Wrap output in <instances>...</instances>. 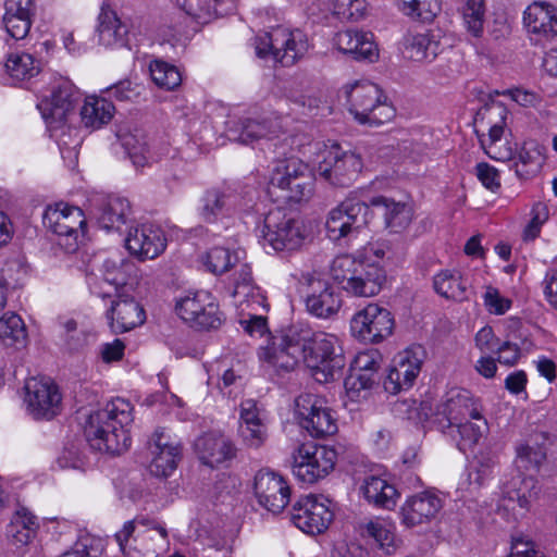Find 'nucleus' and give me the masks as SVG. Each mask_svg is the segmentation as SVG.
<instances>
[{
	"label": "nucleus",
	"instance_id": "33",
	"mask_svg": "<svg viewBox=\"0 0 557 557\" xmlns=\"http://www.w3.org/2000/svg\"><path fill=\"white\" fill-rule=\"evenodd\" d=\"M368 205L373 214L377 213L383 216L385 227L393 233L403 232L412 221V208L405 202L377 196L372 198Z\"/></svg>",
	"mask_w": 557,
	"mask_h": 557
},
{
	"label": "nucleus",
	"instance_id": "57",
	"mask_svg": "<svg viewBox=\"0 0 557 557\" xmlns=\"http://www.w3.org/2000/svg\"><path fill=\"white\" fill-rule=\"evenodd\" d=\"M376 383L373 372L355 371L345 380V387L350 397H358L360 392L372 388Z\"/></svg>",
	"mask_w": 557,
	"mask_h": 557
},
{
	"label": "nucleus",
	"instance_id": "9",
	"mask_svg": "<svg viewBox=\"0 0 557 557\" xmlns=\"http://www.w3.org/2000/svg\"><path fill=\"white\" fill-rule=\"evenodd\" d=\"M336 460L332 447L302 444L292 454V471L298 481L313 484L333 471Z\"/></svg>",
	"mask_w": 557,
	"mask_h": 557
},
{
	"label": "nucleus",
	"instance_id": "24",
	"mask_svg": "<svg viewBox=\"0 0 557 557\" xmlns=\"http://www.w3.org/2000/svg\"><path fill=\"white\" fill-rule=\"evenodd\" d=\"M282 121L278 116L243 117L234 122L227 129L232 140L248 145L259 139L277 138L282 132Z\"/></svg>",
	"mask_w": 557,
	"mask_h": 557
},
{
	"label": "nucleus",
	"instance_id": "26",
	"mask_svg": "<svg viewBox=\"0 0 557 557\" xmlns=\"http://www.w3.org/2000/svg\"><path fill=\"white\" fill-rule=\"evenodd\" d=\"M523 24L533 40H552L557 36V8L535 1L525 9Z\"/></svg>",
	"mask_w": 557,
	"mask_h": 557
},
{
	"label": "nucleus",
	"instance_id": "48",
	"mask_svg": "<svg viewBox=\"0 0 557 557\" xmlns=\"http://www.w3.org/2000/svg\"><path fill=\"white\" fill-rule=\"evenodd\" d=\"M308 170V165L294 156L277 160L271 175L270 186L272 188H280L287 184V182L294 180L295 176L301 175Z\"/></svg>",
	"mask_w": 557,
	"mask_h": 557
},
{
	"label": "nucleus",
	"instance_id": "47",
	"mask_svg": "<svg viewBox=\"0 0 557 557\" xmlns=\"http://www.w3.org/2000/svg\"><path fill=\"white\" fill-rule=\"evenodd\" d=\"M41 62L28 52H14L8 57L5 69L15 81L29 79L40 72Z\"/></svg>",
	"mask_w": 557,
	"mask_h": 557
},
{
	"label": "nucleus",
	"instance_id": "11",
	"mask_svg": "<svg viewBox=\"0 0 557 557\" xmlns=\"http://www.w3.org/2000/svg\"><path fill=\"white\" fill-rule=\"evenodd\" d=\"M261 237L263 246L268 245L274 251L297 250L305 240L300 222L281 209L271 210L265 215Z\"/></svg>",
	"mask_w": 557,
	"mask_h": 557
},
{
	"label": "nucleus",
	"instance_id": "34",
	"mask_svg": "<svg viewBox=\"0 0 557 557\" xmlns=\"http://www.w3.org/2000/svg\"><path fill=\"white\" fill-rule=\"evenodd\" d=\"M236 207V195L228 188L206 190L200 200L199 215L207 223H214L228 215Z\"/></svg>",
	"mask_w": 557,
	"mask_h": 557
},
{
	"label": "nucleus",
	"instance_id": "58",
	"mask_svg": "<svg viewBox=\"0 0 557 557\" xmlns=\"http://www.w3.org/2000/svg\"><path fill=\"white\" fill-rule=\"evenodd\" d=\"M239 435L247 446L259 448L267 441L268 430L264 423H257L253 426L240 424Z\"/></svg>",
	"mask_w": 557,
	"mask_h": 557
},
{
	"label": "nucleus",
	"instance_id": "61",
	"mask_svg": "<svg viewBox=\"0 0 557 557\" xmlns=\"http://www.w3.org/2000/svg\"><path fill=\"white\" fill-rule=\"evenodd\" d=\"M381 363V355L377 350H367L359 352L352 363L355 371L373 372L377 374Z\"/></svg>",
	"mask_w": 557,
	"mask_h": 557
},
{
	"label": "nucleus",
	"instance_id": "27",
	"mask_svg": "<svg viewBox=\"0 0 557 557\" xmlns=\"http://www.w3.org/2000/svg\"><path fill=\"white\" fill-rule=\"evenodd\" d=\"M336 49L356 61L368 60L373 62L379 57L374 36L370 32L359 29H345L336 33L333 38Z\"/></svg>",
	"mask_w": 557,
	"mask_h": 557
},
{
	"label": "nucleus",
	"instance_id": "59",
	"mask_svg": "<svg viewBox=\"0 0 557 557\" xmlns=\"http://www.w3.org/2000/svg\"><path fill=\"white\" fill-rule=\"evenodd\" d=\"M532 218L524 230V238L534 239L540 233L542 224L548 219V208L543 202H536L531 211Z\"/></svg>",
	"mask_w": 557,
	"mask_h": 557
},
{
	"label": "nucleus",
	"instance_id": "39",
	"mask_svg": "<svg viewBox=\"0 0 557 557\" xmlns=\"http://www.w3.org/2000/svg\"><path fill=\"white\" fill-rule=\"evenodd\" d=\"M547 441L548 436L545 433H541L531 443L517 446L515 460L517 469L537 472L547 458Z\"/></svg>",
	"mask_w": 557,
	"mask_h": 557
},
{
	"label": "nucleus",
	"instance_id": "30",
	"mask_svg": "<svg viewBox=\"0 0 557 557\" xmlns=\"http://www.w3.org/2000/svg\"><path fill=\"white\" fill-rule=\"evenodd\" d=\"M442 508L441 498L431 491L410 496L401 507V518L407 527L431 521Z\"/></svg>",
	"mask_w": 557,
	"mask_h": 557
},
{
	"label": "nucleus",
	"instance_id": "32",
	"mask_svg": "<svg viewBox=\"0 0 557 557\" xmlns=\"http://www.w3.org/2000/svg\"><path fill=\"white\" fill-rule=\"evenodd\" d=\"M195 450L202 463L213 468L235 457L236 448L225 436L207 433L195 442Z\"/></svg>",
	"mask_w": 557,
	"mask_h": 557
},
{
	"label": "nucleus",
	"instance_id": "5",
	"mask_svg": "<svg viewBox=\"0 0 557 557\" xmlns=\"http://www.w3.org/2000/svg\"><path fill=\"white\" fill-rule=\"evenodd\" d=\"M349 112L355 120L369 126H380L395 116L394 107L376 84L364 82L355 83L345 88Z\"/></svg>",
	"mask_w": 557,
	"mask_h": 557
},
{
	"label": "nucleus",
	"instance_id": "19",
	"mask_svg": "<svg viewBox=\"0 0 557 557\" xmlns=\"http://www.w3.org/2000/svg\"><path fill=\"white\" fill-rule=\"evenodd\" d=\"M255 495L260 506L272 513H280L290 500V487L278 473L260 470L255 476Z\"/></svg>",
	"mask_w": 557,
	"mask_h": 557
},
{
	"label": "nucleus",
	"instance_id": "10",
	"mask_svg": "<svg viewBox=\"0 0 557 557\" xmlns=\"http://www.w3.org/2000/svg\"><path fill=\"white\" fill-rule=\"evenodd\" d=\"M372 218L373 211L367 202L348 197L329 212L325 222L327 237L336 242L358 234Z\"/></svg>",
	"mask_w": 557,
	"mask_h": 557
},
{
	"label": "nucleus",
	"instance_id": "60",
	"mask_svg": "<svg viewBox=\"0 0 557 557\" xmlns=\"http://www.w3.org/2000/svg\"><path fill=\"white\" fill-rule=\"evenodd\" d=\"M3 25L8 32V34L18 40L25 38L28 34L32 26L30 17H18L16 15L10 16L8 14L3 15Z\"/></svg>",
	"mask_w": 557,
	"mask_h": 557
},
{
	"label": "nucleus",
	"instance_id": "2",
	"mask_svg": "<svg viewBox=\"0 0 557 557\" xmlns=\"http://www.w3.org/2000/svg\"><path fill=\"white\" fill-rule=\"evenodd\" d=\"M330 274L342 289L356 297H373L386 282V272L382 265L351 255L334 258Z\"/></svg>",
	"mask_w": 557,
	"mask_h": 557
},
{
	"label": "nucleus",
	"instance_id": "15",
	"mask_svg": "<svg viewBox=\"0 0 557 557\" xmlns=\"http://www.w3.org/2000/svg\"><path fill=\"white\" fill-rule=\"evenodd\" d=\"M395 320L392 312L377 304H369L354 314L351 334L361 342L376 344L392 335Z\"/></svg>",
	"mask_w": 557,
	"mask_h": 557
},
{
	"label": "nucleus",
	"instance_id": "56",
	"mask_svg": "<svg viewBox=\"0 0 557 557\" xmlns=\"http://www.w3.org/2000/svg\"><path fill=\"white\" fill-rule=\"evenodd\" d=\"M103 553L101 540L92 536H82L70 550L60 557H100Z\"/></svg>",
	"mask_w": 557,
	"mask_h": 557
},
{
	"label": "nucleus",
	"instance_id": "55",
	"mask_svg": "<svg viewBox=\"0 0 557 557\" xmlns=\"http://www.w3.org/2000/svg\"><path fill=\"white\" fill-rule=\"evenodd\" d=\"M177 4L198 23L206 24L220 16L214 10L213 0H176Z\"/></svg>",
	"mask_w": 557,
	"mask_h": 557
},
{
	"label": "nucleus",
	"instance_id": "36",
	"mask_svg": "<svg viewBox=\"0 0 557 557\" xmlns=\"http://www.w3.org/2000/svg\"><path fill=\"white\" fill-rule=\"evenodd\" d=\"M132 209L126 198L120 196H108L102 198L97 213V221L101 228L106 231L120 232L126 224Z\"/></svg>",
	"mask_w": 557,
	"mask_h": 557
},
{
	"label": "nucleus",
	"instance_id": "4",
	"mask_svg": "<svg viewBox=\"0 0 557 557\" xmlns=\"http://www.w3.org/2000/svg\"><path fill=\"white\" fill-rule=\"evenodd\" d=\"M308 332L304 344L301 360L312 370L318 382L333 380L345 366V359L337 345L335 335L324 332H313L301 325V333Z\"/></svg>",
	"mask_w": 557,
	"mask_h": 557
},
{
	"label": "nucleus",
	"instance_id": "40",
	"mask_svg": "<svg viewBox=\"0 0 557 557\" xmlns=\"http://www.w3.org/2000/svg\"><path fill=\"white\" fill-rule=\"evenodd\" d=\"M113 103L103 97L90 96L81 109V119L85 127L99 129L108 124L114 114Z\"/></svg>",
	"mask_w": 557,
	"mask_h": 557
},
{
	"label": "nucleus",
	"instance_id": "25",
	"mask_svg": "<svg viewBox=\"0 0 557 557\" xmlns=\"http://www.w3.org/2000/svg\"><path fill=\"white\" fill-rule=\"evenodd\" d=\"M125 247L139 260H151L165 250L166 238L159 226L141 224L129 230L125 238Z\"/></svg>",
	"mask_w": 557,
	"mask_h": 557
},
{
	"label": "nucleus",
	"instance_id": "18",
	"mask_svg": "<svg viewBox=\"0 0 557 557\" xmlns=\"http://www.w3.org/2000/svg\"><path fill=\"white\" fill-rule=\"evenodd\" d=\"M166 530L157 525L153 521L146 518H135L126 521L123 528L115 533L114 537L123 554H129V550H136L144 556L149 555L150 547L148 541L164 542L166 540Z\"/></svg>",
	"mask_w": 557,
	"mask_h": 557
},
{
	"label": "nucleus",
	"instance_id": "28",
	"mask_svg": "<svg viewBox=\"0 0 557 557\" xmlns=\"http://www.w3.org/2000/svg\"><path fill=\"white\" fill-rule=\"evenodd\" d=\"M443 50L441 36L435 32L409 33L403 39V53L412 62L432 63Z\"/></svg>",
	"mask_w": 557,
	"mask_h": 557
},
{
	"label": "nucleus",
	"instance_id": "12",
	"mask_svg": "<svg viewBox=\"0 0 557 557\" xmlns=\"http://www.w3.org/2000/svg\"><path fill=\"white\" fill-rule=\"evenodd\" d=\"M176 313L191 327L199 330L218 329L223 323V313L211 293L198 290L188 293L176 300Z\"/></svg>",
	"mask_w": 557,
	"mask_h": 557
},
{
	"label": "nucleus",
	"instance_id": "29",
	"mask_svg": "<svg viewBox=\"0 0 557 557\" xmlns=\"http://www.w3.org/2000/svg\"><path fill=\"white\" fill-rule=\"evenodd\" d=\"M96 34L99 45L122 48L127 45L128 26L109 4L103 3L97 17Z\"/></svg>",
	"mask_w": 557,
	"mask_h": 557
},
{
	"label": "nucleus",
	"instance_id": "16",
	"mask_svg": "<svg viewBox=\"0 0 557 557\" xmlns=\"http://www.w3.org/2000/svg\"><path fill=\"white\" fill-rule=\"evenodd\" d=\"M25 403L36 420H51L61 411L62 396L50 377H30L25 383Z\"/></svg>",
	"mask_w": 557,
	"mask_h": 557
},
{
	"label": "nucleus",
	"instance_id": "23",
	"mask_svg": "<svg viewBox=\"0 0 557 557\" xmlns=\"http://www.w3.org/2000/svg\"><path fill=\"white\" fill-rule=\"evenodd\" d=\"M149 449L152 455L149 465L150 473L159 478L170 476L181 459V444L159 428L151 436Z\"/></svg>",
	"mask_w": 557,
	"mask_h": 557
},
{
	"label": "nucleus",
	"instance_id": "53",
	"mask_svg": "<svg viewBox=\"0 0 557 557\" xmlns=\"http://www.w3.org/2000/svg\"><path fill=\"white\" fill-rule=\"evenodd\" d=\"M238 258L224 247L211 248L205 257V265L208 271L220 275L228 271Z\"/></svg>",
	"mask_w": 557,
	"mask_h": 557
},
{
	"label": "nucleus",
	"instance_id": "6",
	"mask_svg": "<svg viewBox=\"0 0 557 557\" xmlns=\"http://www.w3.org/2000/svg\"><path fill=\"white\" fill-rule=\"evenodd\" d=\"M508 109L499 101L491 100L481 107L474 117V123L487 136L478 134L481 146L485 153L496 161L506 162L512 159V148L502 145V139L507 128ZM476 133L479 131L476 129Z\"/></svg>",
	"mask_w": 557,
	"mask_h": 557
},
{
	"label": "nucleus",
	"instance_id": "3",
	"mask_svg": "<svg viewBox=\"0 0 557 557\" xmlns=\"http://www.w3.org/2000/svg\"><path fill=\"white\" fill-rule=\"evenodd\" d=\"M256 55L263 60H273L282 66H293L309 50L307 35L298 29L285 26L271 27L253 39Z\"/></svg>",
	"mask_w": 557,
	"mask_h": 557
},
{
	"label": "nucleus",
	"instance_id": "50",
	"mask_svg": "<svg viewBox=\"0 0 557 557\" xmlns=\"http://www.w3.org/2000/svg\"><path fill=\"white\" fill-rule=\"evenodd\" d=\"M398 7L404 14L422 22L432 21L441 10L440 0H399Z\"/></svg>",
	"mask_w": 557,
	"mask_h": 557
},
{
	"label": "nucleus",
	"instance_id": "38",
	"mask_svg": "<svg viewBox=\"0 0 557 557\" xmlns=\"http://www.w3.org/2000/svg\"><path fill=\"white\" fill-rule=\"evenodd\" d=\"M360 493L370 505L383 509H393L399 496L393 484L377 475H367L360 485Z\"/></svg>",
	"mask_w": 557,
	"mask_h": 557
},
{
	"label": "nucleus",
	"instance_id": "37",
	"mask_svg": "<svg viewBox=\"0 0 557 557\" xmlns=\"http://www.w3.org/2000/svg\"><path fill=\"white\" fill-rule=\"evenodd\" d=\"M540 486L533 475L518 473L504 483V497L508 502L517 503L518 507L528 511L537 499Z\"/></svg>",
	"mask_w": 557,
	"mask_h": 557
},
{
	"label": "nucleus",
	"instance_id": "13",
	"mask_svg": "<svg viewBox=\"0 0 557 557\" xmlns=\"http://www.w3.org/2000/svg\"><path fill=\"white\" fill-rule=\"evenodd\" d=\"M296 413L300 425L312 437H325L337 432V420L326 399L304 394L296 399Z\"/></svg>",
	"mask_w": 557,
	"mask_h": 557
},
{
	"label": "nucleus",
	"instance_id": "22",
	"mask_svg": "<svg viewBox=\"0 0 557 557\" xmlns=\"http://www.w3.org/2000/svg\"><path fill=\"white\" fill-rule=\"evenodd\" d=\"M77 100L75 86L69 81H62L53 87L50 98L42 100L37 108L47 125L58 128L66 121Z\"/></svg>",
	"mask_w": 557,
	"mask_h": 557
},
{
	"label": "nucleus",
	"instance_id": "45",
	"mask_svg": "<svg viewBox=\"0 0 557 557\" xmlns=\"http://www.w3.org/2000/svg\"><path fill=\"white\" fill-rule=\"evenodd\" d=\"M0 342L9 347H24L27 331L22 318L14 313H5L0 318Z\"/></svg>",
	"mask_w": 557,
	"mask_h": 557
},
{
	"label": "nucleus",
	"instance_id": "52",
	"mask_svg": "<svg viewBox=\"0 0 557 557\" xmlns=\"http://www.w3.org/2000/svg\"><path fill=\"white\" fill-rule=\"evenodd\" d=\"M461 14L468 30L473 36L479 37L483 32L485 16L484 0H463Z\"/></svg>",
	"mask_w": 557,
	"mask_h": 557
},
{
	"label": "nucleus",
	"instance_id": "49",
	"mask_svg": "<svg viewBox=\"0 0 557 557\" xmlns=\"http://www.w3.org/2000/svg\"><path fill=\"white\" fill-rule=\"evenodd\" d=\"M150 76L160 88L173 90L182 83L178 69L162 60H153L149 65Z\"/></svg>",
	"mask_w": 557,
	"mask_h": 557
},
{
	"label": "nucleus",
	"instance_id": "7",
	"mask_svg": "<svg viewBox=\"0 0 557 557\" xmlns=\"http://www.w3.org/2000/svg\"><path fill=\"white\" fill-rule=\"evenodd\" d=\"M308 332L301 333V325H292L290 327L272 335L268 344L260 347L258 351L259 359L267 362L277 372L293 371L301 361L304 352V342Z\"/></svg>",
	"mask_w": 557,
	"mask_h": 557
},
{
	"label": "nucleus",
	"instance_id": "42",
	"mask_svg": "<svg viewBox=\"0 0 557 557\" xmlns=\"http://www.w3.org/2000/svg\"><path fill=\"white\" fill-rule=\"evenodd\" d=\"M433 286L437 294L457 301L468 298L469 282L459 271L445 270L434 276Z\"/></svg>",
	"mask_w": 557,
	"mask_h": 557
},
{
	"label": "nucleus",
	"instance_id": "1",
	"mask_svg": "<svg viewBox=\"0 0 557 557\" xmlns=\"http://www.w3.org/2000/svg\"><path fill=\"white\" fill-rule=\"evenodd\" d=\"M133 406L116 397L88 414L84 435L89 446L98 451L121 454L131 445L128 425L133 422Z\"/></svg>",
	"mask_w": 557,
	"mask_h": 557
},
{
	"label": "nucleus",
	"instance_id": "43",
	"mask_svg": "<svg viewBox=\"0 0 557 557\" xmlns=\"http://www.w3.org/2000/svg\"><path fill=\"white\" fill-rule=\"evenodd\" d=\"M451 432L459 435L457 446L459 450L467 451L475 446L487 429L486 420L480 413V418H470L448 425Z\"/></svg>",
	"mask_w": 557,
	"mask_h": 557
},
{
	"label": "nucleus",
	"instance_id": "41",
	"mask_svg": "<svg viewBox=\"0 0 557 557\" xmlns=\"http://www.w3.org/2000/svg\"><path fill=\"white\" fill-rule=\"evenodd\" d=\"M511 168L519 178L527 180L535 175L544 162L543 147L536 143H524L516 154L512 150Z\"/></svg>",
	"mask_w": 557,
	"mask_h": 557
},
{
	"label": "nucleus",
	"instance_id": "35",
	"mask_svg": "<svg viewBox=\"0 0 557 557\" xmlns=\"http://www.w3.org/2000/svg\"><path fill=\"white\" fill-rule=\"evenodd\" d=\"M342 299L333 286L327 282L317 281L312 284V292L306 298L307 310L320 319H329L336 314L341 308Z\"/></svg>",
	"mask_w": 557,
	"mask_h": 557
},
{
	"label": "nucleus",
	"instance_id": "46",
	"mask_svg": "<svg viewBox=\"0 0 557 557\" xmlns=\"http://www.w3.org/2000/svg\"><path fill=\"white\" fill-rule=\"evenodd\" d=\"M135 271V265L126 259H107L102 264V278L112 286V295L120 294L131 274Z\"/></svg>",
	"mask_w": 557,
	"mask_h": 557
},
{
	"label": "nucleus",
	"instance_id": "63",
	"mask_svg": "<svg viewBox=\"0 0 557 557\" xmlns=\"http://www.w3.org/2000/svg\"><path fill=\"white\" fill-rule=\"evenodd\" d=\"M392 256V247L388 242H375L369 244L364 248V257L359 259L367 262L379 263V260H383L385 258L391 259Z\"/></svg>",
	"mask_w": 557,
	"mask_h": 557
},
{
	"label": "nucleus",
	"instance_id": "44",
	"mask_svg": "<svg viewBox=\"0 0 557 557\" xmlns=\"http://www.w3.org/2000/svg\"><path fill=\"white\" fill-rule=\"evenodd\" d=\"M497 466L496 456L491 450H481L470 462L468 481L471 490H478L492 479Z\"/></svg>",
	"mask_w": 557,
	"mask_h": 557
},
{
	"label": "nucleus",
	"instance_id": "14",
	"mask_svg": "<svg viewBox=\"0 0 557 557\" xmlns=\"http://www.w3.org/2000/svg\"><path fill=\"white\" fill-rule=\"evenodd\" d=\"M362 169V160L359 154L343 150L339 145H333L323 152L319 162L318 174L336 187L349 186Z\"/></svg>",
	"mask_w": 557,
	"mask_h": 557
},
{
	"label": "nucleus",
	"instance_id": "62",
	"mask_svg": "<svg viewBox=\"0 0 557 557\" xmlns=\"http://www.w3.org/2000/svg\"><path fill=\"white\" fill-rule=\"evenodd\" d=\"M475 172L482 185L491 191H496L500 188V178L498 171L488 163L481 162L475 166Z\"/></svg>",
	"mask_w": 557,
	"mask_h": 557
},
{
	"label": "nucleus",
	"instance_id": "51",
	"mask_svg": "<svg viewBox=\"0 0 557 557\" xmlns=\"http://www.w3.org/2000/svg\"><path fill=\"white\" fill-rule=\"evenodd\" d=\"M314 180L308 170L304 174H299L294 180L287 182L284 186L280 187L284 191L283 198L288 201L299 202L311 196L313 190Z\"/></svg>",
	"mask_w": 557,
	"mask_h": 557
},
{
	"label": "nucleus",
	"instance_id": "20",
	"mask_svg": "<svg viewBox=\"0 0 557 557\" xmlns=\"http://www.w3.org/2000/svg\"><path fill=\"white\" fill-rule=\"evenodd\" d=\"M97 294L102 298L114 297L110 309L107 311V318L112 332H128L145 322V310L133 297L124 293L112 295L111 292H99Z\"/></svg>",
	"mask_w": 557,
	"mask_h": 557
},
{
	"label": "nucleus",
	"instance_id": "21",
	"mask_svg": "<svg viewBox=\"0 0 557 557\" xmlns=\"http://www.w3.org/2000/svg\"><path fill=\"white\" fill-rule=\"evenodd\" d=\"M421 366L422 359L417 351L406 349L398 352L394 357L383 381L384 389L392 395L408 391L418 377Z\"/></svg>",
	"mask_w": 557,
	"mask_h": 557
},
{
	"label": "nucleus",
	"instance_id": "31",
	"mask_svg": "<svg viewBox=\"0 0 557 557\" xmlns=\"http://www.w3.org/2000/svg\"><path fill=\"white\" fill-rule=\"evenodd\" d=\"M440 413L445 417L448 426L470 418H480L481 407L469 391L456 387L446 393Z\"/></svg>",
	"mask_w": 557,
	"mask_h": 557
},
{
	"label": "nucleus",
	"instance_id": "8",
	"mask_svg": "<svg viewBox=\"0 0 557 557\" xmlns=\"http://www.w3.org/2000/svg\"><path fill=\"white\" fill-rule=\"evenodd\" d=\"M44 225L58 236V244L69 253L78 249L85 235L86 220L77 207L65 203L49 206L42 215Z\"/></svg>",
	"mask_w": 557,
	"mask_h": 557
},
{
	"label": "nucleus",
	"instance_id": "64",
	"mask_svg": "<svg viewBox=\"0 0 557 557\" xmlns=\"http://www.w3.org/2000/svg\"><path fill=\"white\" fill-rule=\"evenodd\" d=\"M509 557H545L544 554L535 548L532 541L523 539H515L511 545V554Z\"/></svg>",
	"mask_w": 557,
	"mask_h": 557
},
{
	"label": "nucleus",
	"instance_id": "17",
	"mask_svg": "<svg viewBox=\"0 0 557 557\" xmlns=\"http://www.w3.org/2000/svg\"><path fill=\"white\" fill-rule=\"evenodd\" d=\"M330 505L331 500L322 495L306 496L293 506L290 520L307 534H320L333 520L334 513Z\"/></svg>",
	"mask_w": 557,
	"mask_h": 557
},
{
	"label": "nucleus",
	"instance_id": "54",
	"mask_svg": "<svg viewBox=\"0 0 557 557\" xmlns=\"http://www.w3.org/2000/svg\"><path fill=\"white\" fill-rule=\"evenodd\" d=\"M367 534L372 537L387 554L394 550L395 528L385 520H374L366 524Z\"/></svg>",
	"mask_w": 557,
	"mask_h": 557
}]
</instances>
